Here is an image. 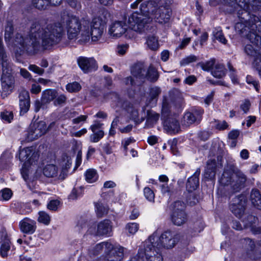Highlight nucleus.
Masks as SVG:
<instances>
[{"label":"nucleus","instance_id":"obj_1","mask_svg":"<svg viewBox=\"0 0 261 261\" xmlns=\"http://www.w3.org/2000/svg\"><path fill=\"white\" fill-rule=\"evenodd\" d=\"M98 18H94L87 27L83 29L79 19L73 16L63 15L60 21L47 25L45 28L41 26V46L47 48L59 43L67 29L68 38L76 39L81 33V36L85 40L91 38L93 42L98 40Z\"/></svg>","mask_w":261,"mask_h":261},{"label":"nucleus","instance_id":"obj_2","mask_svg":"<svg viewBox=\"0 0 261 261\" xmlns=\"http://www.w3.org/2000/svg\"><path fill=\"white\" fill-rule=\"evenodd\" d=\"M13 26L8 22L5 28V38L7 42L12 45L18 47L31 54H35L41 47V25L37 21L33 22L31 27L29 38H24L21 34L17 33L12 38Z\"/></svg>","mask_w":261,"mask_h":261},{"label":"nucleus","instance_id":"obj_3","mask_svg":"<svg viewBox=\"0 0 261 261\" xmlns=\"http://www.w3.org/2000/svg\"><path fill=\"white\" fill-rule=\"evenodd\" d=\"M159 0H136L131 4L132 9L139 8L140 13L135 12L128 16L129 27L135 32L141 33L147 29L148 24L152 20L159 5Z\"/></svg>","mask_w":261,"mask_h":261},{"label":"nucleus","instance_id":"obj_4","mask_svg":"<svg viewBox=\"0 0 261 261\" xmlns=\"http://www.w3.org/2000/svg\"><path fill=\"white\" fill-rule=\"evenodd\" d=\"M0 69L2 71V96L4 98L10 94L14 87L12 68L3 46L0 43Z\"/></svg>","mask_w":261,"mask_h":261},{"label":"nucleus","instance_id":"obj_5","mask_svg":"<svg viewBox=\"0 0 261 261\" xmlns=\"http://www.w3.org/2000/svg\"><path fill=\"white\" fill-rule=\"evenodd\" d=\"M132 74L134 77L128 76L124 79L126 85L135 86L140 85L145 78L151 82L156 81L159 74L155 68L150 66L147 71L143 64L135 65L132 69Z\"/></svg>","mask_w":261,"mask_h":261},{"label":"nucleus","instance_id":"obj_6","mask_svg":"<svg viewBox=\"0 0 261 261\" xmlns=\"http://www.w3.org/2000/svg\"><path fill=\"white\" fill-rule=\"evenodd\" d=\"M247 176L240 170L225 169L219 182L222 186H230L233 192H238L245 187Z\"/></svg>","mask_w":261,"mask_h":261},{"label":"nucleus","instance_id":"obj_7","mask_svg":"<svg viewBox=\"0 0 261 261\" xmlns=\"http://www.w3.org/2000/svg\"><path fill=\"white\" fill-rule=\"evenodd\" d=\"M19 160L23 163L21 172L23 179L27 180L30 171H38V153L35 151L33 147H29L20 150Z\"/></svg>","mask_w":261,"mask_h":261},{"label":"nucleus","instance_id":"obj_8","mask_svg":"<svg viewBox=\"0 0 261 261\" xmlns=\"http://www.w3.org/2000/svg\"><path fill=\"white\" fill-rule=\"evenodd\" d=\"M124 247L114 246L109 242L99 243V254L104 261H121L124 256Z\"/></svg>","mask_w":261,"mask_h":261},{"label":"nucleus","instance_id":"obj_9","mask_svg":"<svg viewBox=\"0 0 261 261\" xmlns=\"http://www.w3.org/2000/svg\"><path fill=\"white\" fill-rule=\"evenodd\" d=\"M153 237H149L143 245V249H140L137 257L138 261H144L145 257L147 261H163V257L161 253V249H158Z\"/></svg>","mask_w":261,"mask_h":261},{"label":"nucleus","instance_id":"obj_10","mask_svg":"<svg viewBox=\"0 0 261 261\" xmlns=\"http://www.w3.org/2000/svg\"><path fill=\"white\" fill-rule=\"evenodd\" d=\"M150 237H153L155 242L153 244L158 250L163 248L171 249L175 246L179 240L178 234L170 229L163 231L159 237H156V233Z\"/></svg>","mask_w":261,"mask_h":261},{"label":"nucleus","instance_id":"obj_11","mask_svg":"<svg viewBox=\"0 0 261 261\" xmlns=\"http://www.w3.org/2000/svg\"><path fill=\"white\" fill-rule=\"evenodd\" d=\"M72 163L70 157L65 155L61 162V169L60 172L58 168L54 164H48L43 168V174L47 177H57L63 180L67 176L68 169Z\"/></svg>","mask_w":261,"mask_h":261},{"label":"nucleus","instance_id":"obj_12","mask_svg":"<svg viewBox=\"0 0 261 261\" xmlns=\"http://www.w3.org/2000/svg\"><path fill=\"white\" fill-rule=\"evenodd\" d=\"M185 208L186 204L180 201H175L172 204L170 219L174 225L179 226L186 223L188 215L185 212Z\"/></svg>","mask_w":261,"mask_h":261},{"label":"nucleus","instance_id":"obj_13","mask_svg":"<svg viewBox=\"0 0 261 261\" xmlns=\"http://www.w3.org/2000/svg\"><path fill=\"white\" fill-rule=\"evenodd\" d=\"M171 0H159L158 5H159L152 19L161 23H168L170 19L171 9L170 8Z\"/></svg>","mask_w":261,"mask_h":261},{"label":"nucleus","instance_id":"obj_14","mask_svg":"<svg viewBox=\"0 0 261 261\" xmlns=\"http://www.w3.org/2000/svg\"><path fill=\"white\" fill-rule=\"evenodd\" d=\"M246 203V199L243 195L234 197L229 204L230 211L238 218H241L243 215Z\"/></svg>","mask_w":261,"mask_h":261},{"label":"nucleus","instance_id":"obj_15","mask_svg":"<svg viewBox=\"0 0 261 261\" xmlns=\"http://www.w3.org/2000/svg\"><path fill=\"white\" fill-rule=\"evenodd\" d=\"M46 131V126L44 121L32 123L28 130V138L30 141L37 139L44 134Z\"/></svg>","mask_w":261,"mask_h":261},{"label":"nucleus","instance_id":"obj_16","mask_svg":"<svg viewBox=\"0 0 261 261\" xmlns=\"http://www.w3.org/2000/svg\"><path fill=\"white\" fill-rule=\"evenodd\" d=\"M203 112L201 109H195L192 112L186 113L181 121L182 125L187 127L194 123H199L202 119Z\"/></svg>","mask_w":261,"mask_h":261},{"label":"nucleus","instance_id":"obj_17","mask_svg":"<svg viewBox=\"0 0 261 261\" xmlns=\"http://www.w3.org/2000/svg\"><path fill=\"white\" fill-rule=\"evenodd\" d=\"M77 63L80 68L85 73L96 70L97 62L93 58L80 57L77 59Z\"/></svg>","mask_w":261,"mask_h":261},{"label":"nucleus","instance_id":"obj_18","mask_svg":"<svg viewBox=\"0 0 261 261\" xmlns=\"http://www.w3.org/2000/svg\"><path fill=\"white\" fill-rule=\"evenodd\" d=\"M19 226L21 232L29 234L34 233L37 228L36 221L28 217L23 218L19 222Z\"/></svg>","mask_w":261,"mask_h":261},{"label":"nucleus","instance_id":"obj_19","mask_svg":"<svg viewBox=\"0 0 261 261\" xmlns=\"http://www.w3.org/2000/svg\"><path fill=\"white\" fill-rule=\"evenodd\" d=\"M164 120V127L168 133L175 134L179 132L180 125L176 116H169Z\"/></svg>","mask_w":261,"mask_h":261},{"label":"nucleus","instance_id":"obj_20","mask_svg":"<svg viewBox=\"0 0 261 261\" xmlns=\"http://www.w3.org/2000/svg\"><path fill=\"white\" fill-rule=\"evenodd\" d=\"M0 242L2 243L0 247V255L3 258H6L9 255V252L11 251L12 245L10 241L7 239L6 234L2 232H0Z\"/></svg>","mask_w":261,"mask_h":261},{"label":"nucleus","instance_id":"obj_21","mask_svg":"<svg viewBox=\"0 0 261 261\" xmlns=\"http://www.w3.org/2000/svg\"><path fill=\"white\" fill-rule=\"evenodd\" d=\"M126 31V25L122 21H116L112 24L109 33L111 36L119 38Z\"/></svg>","mask_w":261,"mask_h":261},{"label":"nucleus","instance_id":"obj_22","mask_svg":"<svg viewBox=\"0 0 261 261\" xmlns=\"http://www.w3.org/2000/svg\"><path fill=\"white\" fill-rule=\"evenodd\" d=\"M112 223L109 220H105L99 223V236L110 237L112 235Z\"/></svg>","mask_w":261,"mask_h":261},{"label":"nucleus","instance_id":"obj_23","mask_svg":"<svg viewBox=\"0 0 261 261\" xmlns=\"http://www.w3.org/2000/svg\"><path fill=\"white\" fill-rule=\"evenodd\" d=\"M200 173V169H197L194 174L188 178L186 184V188L189 192H193L199 186V176Z\"/></svg>","mask_w":261,"mask_h":261},{"label":"nucleus","instance_id":"obj_24","mask_svg":"<svg viewBox=\"0 0 261 261\" xmlns=\"http://www.w3.org/2000/svg\"><path fill=\"white\" fill-rule=\"evenodd\" d=\"M110 19V14L108 10L102 8L99 11V35L106 29V24Z\"/></svg>","mask_w":261,"mask_h":261},{"label":"nucleus","instance_id":"obj_25","mask_svg":"<svg viewBox=\"0 0 261 261\" xmlns=\"http://www.w3.org/2000/svg\"><path fill=\"white\" fill-rule=\"evenodd\" d=\"M243 243L245 245L247 255L251 258L257 259V257L254 255L255 253V244L254 242L249 238H246L243 240Z\"/></svg>","mask_w":261,"mask_h":261},{"label":"nucleus","instance_id":"obj_26","mask_svg":"<svg viewBox=\"0 0 261 261\" xmlns=\"http://www.w3.org/2000/svg\"><path fill=\"white\" fill-rule=\"evenodd\" d=\"M250 200L254 207L261 210V194L257 189H253L250 195Z\"/></svg>","mask_w":261,"mask_h":261},{"label":"nucleus","instance_id":"obj_27","mask_svg":"<svg viewBox=\"0 0 261 261\" xmlns=\"http://www.w3.org/2000/svg\"><path fill=\"white\" fill-rule=\"evenodd\" d=\"M146 43L148 47L151 50H157L159 48L158 38L154 35L148 36L146 39Z\"/></svg>","mask_w":261,"mask_h":261},{"label":"nucleus","instance_id":"obj_28","mask_svg":"<svg viewBox=\"0 0 261 261\" xmlns=\"http://www.w3.org/2000/svg\"><path fill=\"white\" fill-rule=\"evenodd\" d=\"M225 73L226 69L225 68L224 66L222 64H216L212 70V75L214 77L218 79L222 78L225 76Z\"/></svg>","mask_w":261,"mask_h":261},{"label":"nucleus","instance_id":"obj_29","mask_svg":"<svg viewBox=\"0 0 261 261\" xmlns=\"http://www.w3.org/2000/svg\"><path fill=\"white\" fill-rule=\"evenodd\" d=\"M57 92L54 90H47L42 93V100L45 103L54 100L57 96Z\"/></svg>","mask_w":261,"mask_h":261},{"label":"nucleus","instance_id":"obj_30","mask_svg":"<svg viewBox=\"0 0 261 261\" xmlns=\"http://www.w3.org/2000/svg\"><path fill=\"white\" fill-rule=\"evenodd\" d=\"M87 233L88 234L97 236L98 233V224L96 218L89 220Z\"/></svg>","mask_w":261,"mask_h":261},{"label":"nucleus","instance_id":"obj_31","mask_svg":"<svg viewBox=\"0 0 261 261\" xmlns=\"http://www.w3.org/2000/svg\"><path fill=\"white\" fill-rule=\"evenodd\" d=\"M85 176L86 180L89 183H93L97 179V171L93 169L87 170L85 173Z\"/></svg>","mask_w":261,"mask_h":261},{"label":"nucleus","instance_id":"obj_32","mask_svg":"<svg viewBox=\"0 0 261 261\" xmlns=\"http://www.w3.org/2000/svg\"><path fill=\"white\" fill-rule=\"evenodd\" d=\"M50 216L46 212L40 211L38 213L37 220L39 223L48 225L50 222Z\"/></svg>","mask_w":261,"mask_h":261},{"label":"nucleus","instance_id":"obj_33","mask_svg":"<svg viewBox=\"0 0 261 261\" xmlns=\"http://www.w3.org/2000/svg\"><path fill=\"white\" fill-rule=\"evenodd\" d=\"M159 117V114L153 111H148L146 123L148 125H152L157 122Z\"/></svg>","mask_w":261,"mask_h":261},{"label":"nucleus","instance_id":"obj_34","mask_svg":"<svg viewBox=\"0 0 261 261\" xmlns=\"http://www.w3.org/2000/svg\"><path fill=\"white\" fill-rule=\"evenodd\" d=\"M248 38L250 42L257 46H261V36L255 33H250L247 35Z\"/></svg>","mask_w":261,"mask_h":261},{"label":"nucleus","instance_id":"obj_35","mask_svg":"<svg viewBox=\"0 0 261 261\" xmlns=\"http://www.w3.org/2000/svg\"><path fill=\"white\" fill-rule=\"evenodd\" d=\"M33 6L40 10L45 9L49 5V0H32Z\"/></svg>","mask_w":261,"mask_h":261},{"label":"nucleus","instance_id":"obj_36","mask_svg":"<svg viewBox=\"0 0 261 261\" xmlns=\"http://www.w3.org/2000/svg\"><path fill=\"white\" fill-rule=\"evenodd\" d=\"M245 52L246 54L251 57H254V58L258 56L259 54L261 53V51H258L252 45L247 44L244 48Z\"/></svg>","mask_w":261,"mask_h":261},{"label":"nucleus","instance_id":"obj_37","mask_svg":"<svg viewBox=\"0 0 261 261\" xmlns=\"http://www.w3.org/2000/svg\"><path fill=\"white\" fill-rule=\"evenodd\" d=\"M12 196L11 190L8 188H5L0 191V200L8 201Z\"/></svg>","mask_w":261,"mask_h":261},{"label":"nucleus","instance_id":"obj_38","mask_svg":"<svg viewBox=\"0 0 261 261\" xmlns=\"http://www.w3.org/2000/svg\"><path fill=\"white\" fill-rule=\"evenodd\" d=\"M213 35L215 39L219 40L220 42L226 44L227 40L224 37L222 30L218 29H215L213 31Z\"/></svg>","mask_w":261,"mask_h":261},{"label":"nucleus","instance_id":"obj_39","mask_svg":"<svg viewBox=\"0 0 261 261\" xmlns=\"http://www.w3.org/2000/svg\"><path fill=\"white\" fill-rule=\"evenodd\" d=\"M90 128L93 134L90 136V141L92 142H98V124H94L91 126Z\"/></svg>","mask_w":261,"mask_h":261},{"label":"nucleus","instance_id":"obj_40","mask_svg":"<svg viewBox=\"0 0 261 261\" xmlns=\"http://www.w3.org/2000/svg\"><path fill=\"white\" fill-rule=\"evenodd\" d=\"M144 194L145 198L150 202H154L155 195L153 191L148 187H145L144 189Z\"/></svg>","mask_w":261,"mask_h":261},{"label":"nucleus","instance_id":"obj_41","mask_svg":"<svg viewBox=\"0 0 261 261\" xmlns=\"http://www.w3.org/2000/svg\"><path fill=\"white\" fill-rule=\"evenodd\" d=\"M253 66L258 71L259 75L261 77V53L254 59Z\"/></svg>","mask_w":261,"mask_h":261},{"label":"nucleus","instance_id":"obj_42","mask_svg":"<svg viewBox=\"0 0 261 261\" xmlns=\"http://www.w3.org/2000/svg\"><path fill=\"white\" fill-rule=\"evenodd\" d=\"M66 89L70 92H76L80 90L81 88V85L77 82H73L69 83L66 85Z\"/></svg>","mask_w":261,"mask_h":261},{"label":"nucleus","instance_id":"obj_43","mask_svg":"<svg viewBox=\"0 0 261 261\" xmlns=\"http://www.w3.org/2000/svg\"><path fill=\"white\" fill-rule=\"evenodd\" d=\"M30 101H24L19 102L20 114H23L27 113L30 109Z\"/></svg>","mask_w":261,"mask_h":261},{"label":"nucleus","instance_id":"obj_44","mask_svg":"<svg viewBox=\"0 0 261 261\" xmlns=\"http://www.w3.org/2000/svg\"><path fill=\"white\" fill-rule=\"evenodd\" d=\"M161 90L159 87H155L151 88L149 94L151 100L153 101L155 100L156 101V99L157 98L159 95L161 93Z\"/></svg>","mask_w":261,"mask_h":261},{"label":"nucleus","instance_id":"obj_45","mask_svg":"<svg viewBox=\"0 0 261 261\" xmlns=\"http://www.w3.org/2000/svg\"><path fill=\"white\" fill-rule=\"evenodd\" d=\"M197 60V57L194 55H190L183 59L180 61V64L182 66L187 65L191 63L196 62Z\"/></svg>","mask_w":261,"mask_h":261},{"label":"nucleus","instance_id":"obj_46","mask_svg":"<svg viewBox=\"0 0 261 261\" xmlns=\"http://www.w3.org/2000/svg\"><path fill=\"white\" fill-rule=\"evenodd\" d=\"M126 229L130 234H134L138 231L139 225L136 223H128L126 226Z\"/></svg>","mask_w":261,"mask_h":261},{"label":"nucleus","instance_id":"obj_47","mask_svg":"<svg viewBox=\"0 0 261 261\" xmlns=\"http://www.w3.org/2000/svg\"><path fill=\"white\" fill-rule=\"evenodd\" d=\"M2 119L8 122H10L13 118V114L11 111H5L1 113Z\"/></svg>","mask_w":261,"mask_h":261},{"label":"nucleus","instance_id":"obj_48","mask_svg":"<svg viewBox=\"0 0 261 261\" xmlns=\"http://www.w3.org/2000/svg\"><path fill=\"white\" fill-rule=\"evenodd\" d=\"M215 64V60L212 59L210 61H207L205 63H200V66L201 68L205 71H208L211 69H212V67L214 66Z\"/></svg>","mask_w":261,"mask_h":261},{"label":"nucleus","instance_id":"obj_49","mask_svg":"<svg viewBox=\"0 0 261 261\" xmlns=\"http://www.w3.org/2000/svg\"><path fill=\"white\" fill-rule=\"evenodd\" d=\"M161 191L163 195H166L170 197L172 195L173 192L170 187L166 184H163L161 186Z\"/></svg>","mask_w":261,"mask_h":261},{"label":"nucleus","instance_id":"obj_50","mask_svg":"<svg viewBox=\"0 0 261 261\" xmlns=\"http://www.w3.org/2000/svg\"><path fill=\"white\" fill-rule=\"evenodd\" d=\"M60 201L58 200H52L47 204V208L51 211H56L59 205Z\"/></svg>","mask_w":261,"mask_h":261},{"label":"nucleus","instance_id":"obj_51","mask_svg":"<svg viewBox=\"0 0 261 261\" xmlns=\"http://www.w3.org/2000/svg\"><path fill=\"white\" fill-rule=\"evenodd\" d=\"M19 102L24 101H30V95L28 91L22 90L19 95Z\"/></svg>","mask_w":261,"mask_h":261},{"label":"nucleus","instance_id":"obj_52","mask_svg":"<svg viewBox=\"0 0 261 261\" xmlns=\"http://www.w3.org/2000/svg\"><path fill=\"white\" fill-rule=\"evenodd\" d=\"M250 6L254 11L261 10V0H252Z\"/></svg>","mask_w":261,"mask_h":261},{"label":"nucleus","instance_id":"obj_53","mask_svg":"<svg viewBox=\"0 0 261 261\" xmlns=\"http://www.w3.org/2000/svg\"><path fill=\"white\" fill-rule=\"evenodd\" d=\"M28 68L30 71L39 75H42L44 71V69L40 68L35 65H30Z\"/></svg>","mask_w":261,"mask_h":261},{"label":"nucleus","instance_id":"obj_54","mask_svg":"<svg viewBox=\"0 0 261 261\" xmlns=\"http://www.w3.org/2000/svg\"><path fill=\"white\" fill-rule=\"evenodd\" d=\"M162 114L163 119H165L166 118L170 116L169 115L168 105L166 102H164L163 103Z\"/></svg>","mask_w":261,"mask_h":261},{"label":"nucleus","instance_id":"obj_55","mask_svg":"<svg viewBox=\"0 0 261 261\" xmlns=\"http://www.w3.org/2000/svg\"><path fill=\"white\" fill-rule=\"evenodd\" d=\"M228 125L227 123L225 121H217L215 127L216 129L219 130H224L228 127Z\"/></svg>","mask_w":261,"mask_h":261},{"label":"nucleus","instance_id":"obj_56","mask_svg":"<svg viewBox=\"0 0 261 261\" xmlns=\"http://www.w3.org/2000/svg\"><path fill=\"white\" fill-rule=\"evenodd\" d=\"M247 83L249 84H252L255 90L258 91V82L255 80H254L252 77L250 76H247L246 77Z\"/></svg>","mask_w":261,"mask_h":261},{"label":"nucleus","instance_id":"obj_57","mask_svg":"<svg viewBox=\"0 0 261 261\" xmlns=\"http://www.w3.org/2000/svg\"><path fill=\"white\" fill-rule=\"evenodd\" d=\"M216 171L206 168L204 173V177L206 178L212 179L215 176Z\"/></svg>","mask_w":261,"mask_h":261},{"label":"nucleus","instance_id":"obj_58","mask_svg":"<svg viewBox=\"0 0 261 261\" xmlns=\"http://www.w3.org/2000/svg\"><path fill=\"white\" fill-rule=\"evenodd\" d=\"M208 169L214 170L216 171V162L215 160H210L207 162L206 167Z\"/></svg>","mask_w":261,"mask_h":261},{"label":"nucleus","instance_id":"obj_59","mask_svg":"<svg viewBox=\"0 0 261 261\" xmlns=\"http://www.w3.org/2000/svg\"><path fill=\"white\" fill-rule=\"evenodd\" d=\"M41 88L40 85L37 84H33L30 90L32 93L38 94L41 91Z\"/></svg>","mask_w":261,"mask_h":261},{"label":"nucleus","instance_id":"obj_60","mask_svg":"<svg viewBox=\"0 0 261 261\" xmlns=\"http://www.w3.org/2000/svg\"><path fill=\"white\" fill-rule=\"evenodd\" d=\"M20 73L21 75H22L24 78L28 79L29 80L32 79V76L31 74L25 69L21 68L20 70Z\"/></svg>","mask_w":261,"mask_h":261},{"label":"nucleus","instance_id":"obj_61","mask_svg":"<svg viewBox=\"0 0 261 261\" xmlns=\"http://www.w3.org/2000/svg\"><path fill=\"white\" fill-rule=\"evenodd\" d=\"M196 77L194 75H190L186 78L185 83L188 85H191L196 81Z\"/></svg>","mask_w":261,"mask_h":261},{"label":"nucleus","instance_id":"obj_62","mask_svg":"<svg viewBox=\"0 0 261 261\" xmlns=\"http://www.w3.org/2000/svg\"><path fill=\"white\" fill-rule=\"evenodd\" d=\"M250 103L249 101L246 100L242 105H241V109L246 113L249 110Z\"/></svg>","mask_w":261,"mask_h":261},{"label":"nucleus","instance_id":"obj_63","mask_svg":"<svg viewBox=\"0 0 261 261\" xmlns=\"http://www.w3.org/2000/svg\"><path fill=\"white\" fill-rule=\"evenodd\" d=\"M86 226V223L84 220L80 219L78 221L76 226L77 230L80 231L83 228Z\"/></svg>","mask_w":261,"mask_h":261},{"label":"nucleus","instance_id":"obj_64","mask_svg":"<svg viewBox=\"0 0 261 261\" xmlns=\"http://www.w3.org/2000/svg\"><path fill=\"white\" fill-rule=\"evenodd\" d=\"M127 49V45H119L117 47V53L120 55H124Z\"/></svg>","mask_w":261,"mask_h":261}]
</instances>
